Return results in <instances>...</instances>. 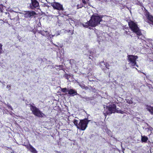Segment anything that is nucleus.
<instances>
[{"label":"nucleus","mask_w":153,"mask_h":153,"mask_svg":"<svg viewBox=\"0 0 153 153\" xmlns=\"http://www.w3.org/2000/svg\"><path fill=\"white\" fill-rule=\"evenodd\" d=\"M102 16L97 14H93L89 21V25L91 27H95L100 23L102 21Z\"/></svg>","instance_id":"nucleus-1"},{"label":"nucleus","mask_w":153,"mask_h":153,"mask_svg":"<svg viewBox=\"0 0 153 153\" xmlns=\"http://www.w3.org/2000/svg\"><path fill=\"white\" fill-rule=\"evenodd\" d=\"M115 112L121 114H124L125 113L124 111L119 110L118 108H117L116 105L113 104L110 105L108 107L106 106V108L105 109L103 113L105 115V114L107 115H110Z\"/></svg>","instance_id":"nucleus-2"},{"label":"nucleus","mask_w":153,"mask_h":153,"mask_svg":"<svg viewBox=\"0 0 153 153\" xmlns=\"http://www.w3.org/2000/svg\"><path fill=\"white\" fill-rule=\"evenodd\" d=\"M127 59L129 64L133 68H135V66L138 67V66L136 64V60L138 58V56H136L133 55H129L127 56Z\"/></svg>","instance_id":"nucleus-3"},{"label":"nucleus","mask_w":153,"mask_h":153,"mask_svg":"<svg viewBox=\"0 0 153 153\" xmlns=\"http://www.w3.org/2000/svg\"><path fill=\"white\" fill-rule=\"evenodd\" d=\"M29 105L30 106V109L33 114L39 117H42L44 115V114L39 110V108L34 106V104L32 103V104Z\"/></svg>","instance_id":"nucleus-4"},{"label":"nucleus","mask_w":153,"mask_h":153,"mask_svg":"<svg viewBox=\"0 0 153 153\" xmlns=\"http://www.w3.org/2000/svg\"><path fill=\"white\" fill-rule=\"evenodd\" d=\"M128 24L132 30L135 33L137 36H140L142 35V33L136 23L133 22L131 21Z\"/></svg>","instance_id":"nucleus-5"},{"label":"nucleus","mask_w":153,"mask_h":153,"mask_svg":"<svg viewBox=\"0 0 153 153\" xmlns=\"http://www.w3.org/2000/svg\"><path fill=\"white\" fill-rule=\"evenodd\" d=\"M90 120L85 119L80 120L79 123V126H77V128L79 129L84 131L87 127V125Z\"/></svg>","instance_id":"nucleus-6"},{"label":"nucleus","mask_w":153,"mask_h":153,"mask_svg":"<svg viewBox=\"0 0 153 153\" xmlns=\"http://www.w3.org/2000/svg\"><path fill=\"white\" fill-rule=\"evenodd\" d=\"M31 2L29 4L28 7L31 10L38 9L39 7V3L36 0H31Z\"/></svg>","instance_id":"nucleus-7"},{"label":"nucleus","mask_w":153,"mask_h":153,"mask_svg":"<svg viewBox=\"0 0 153 153\" xmlns=\"http://www.w3.org/2000/svg\"><path fill=\"white\" fill-rule=\"evenodd\" d=\"M7 13L8 14V16L11 20H13L15 22H17L19 20V15L17 12H11L10 13Z\"/></svg>","instance_id":"nucleus-8"},{"label":"nucleus","mask_w":153,"mask_h":153,"mask_svg":"<svg viewBox=\"0 0 153 153\" xmlns=\"http://www.w3.org/2000/svg\"><path fill=\"white\" fill-rule=\"evenodd\" d=\"M36 14V13L33 11H25L23 13L24 17L26 19H30Z\"/></svg>","instance_id":"nucleus-9"},{"label":"nucleus","mask_w":153,"mask_h":153,"mask_svg":"<svg viewBox=\"0 0 153 153\" xmlns=\"http://www.w3.org/2000/svg\"><path fill=\"white\" fill-rule=\"evenodd\" d=\"M51 5L55 9L62 11H63L64 10L62 5L59 3L54 1L53 2L51 3Z\"/></svg>","instance_id":"nucleus-10"},{"label":"nucleus","mask_w":153,"mask_h":153,"mask_svg":"<svg viewBox=\"0 0 153 153\" xmlns=\"http://www.w3.org/2000/svg\"><path fill=\"white\" fill-rule=\"evenodd\" d=\"M145 15L148 20L149 23L150 24L153 25V16L150 15L149 13L147 11L145 12Z\"/></svg>","instance_id":"nucleus-11"},{"label":"nucleus","mask_w":153,"mask_h":153,"mask_svg":"<svg viewBox=\"0 0 153 153\" xmlns=\"http://www.w3.org/2000/svg\"><path fill=\"white\" fill-rule=\"evenodd\" d=\"M32 153H37V151L31 145L29 144V145L25 146Z\"/></svg>","instance_id":"nucleus-12"},{"label":"nucleus","mask_w":153,"mask_h":153,"mask_svg":"<svg viewBox=\"0 0 153 153\" xmlns=\"http://www.w3.org/2000/svg\"><path fill=\"white\" fill-rule=\"evenodd\" d=\"M68 94L72 96H74L75 95H79L77 93V91L73 89H70L68 90Z\"/></svg>","instance_id":"nucleus-13"},{"label":"nucleus","mask_w":153,"mask_h":153,"mask_svg":"<svg viewBox=\"0 0 153 153\" xmlns=\"http://www.w3.org/2000/svg\"><path fill=\"white\" fill-rule=\"evenodd\" d=\"M146 108L149 111L151 114L153 115V107L151 105H146Z\"/></svg>","instance_id":"nucleus-14"},{"label":"nucleus","mask_w":153,"mask_h":153,"mask_svg":"<svg viewBox=\"0 0 153 153\" xmlns=\"http://www.w3.org/2000/svg\"><path fill=\"white\" fill-rule=\"evenodd\" d=\"M84 6L85 8H88L89 6V3L87 0H81L80 1Z\"/></svg>","instance_id":"nucleus-15"},{"label":"nucleus","mask_w":153,"mask_h":153,"mask_svg":"<svg viewBox=\"0 0 153 153\" xmlns=\"http://www.w3.org/2000/svg\"><path fill=\"white\" fill-rule=\"evenodd\" d=\"M79 96L81 98L84 99V101H88L90 100H91L93 99V98L92 97H83L81 95H79Z\"/></svg>","instance_id":"nucleus-16"},{"label":"nucleus","mask_w":153,"mask_h":153,"mask_svg":"<svg viewBox=\"0 0 153 153\" xmlns=\"http://www.w3.org/2000/svg\"><path fill=\"white\" fill-rule=\"evenodd\" d=\"M84 7V6L82 3L80 1L77 5V9L82 8V7Z\"/></svg>","instance_id":"nucleus-17"},{"label":"nucleus","mask_w":153,"mask_h":153,"mask_svg":"<svg viewBox=\"0 0 153 153\" xmlns=\"http://www.w3.org/2000/svg\"><path fill=\"white\" fill-rule=\"evenodd\" d=\"M100 67L103 70L104 69H105V63L104 62V61H102L100 63Z\"/></svg>","instance_id":"nucleus-18"},{"label":"nucleus","mask_w":153,"mask_h":153,"mask_svg":"<svg viewBox=\"0 0 153 153\" xmlns=\"http://www.w3.org/2000/svg\"><path fill=\"white\" fill-rule=\"evenodd\" d=\"M148 140V137L145 136H141V140L143 142H146Z\"/></svg>","instance_id":"nucleus-19"},{"label":"nucleus","mask_w":153,"mask_h":153,"mask_svg":"<svg viewBox=\"0 0 153 153\" xmlns=\"http://www.w3.org/2000/svg\"><path fill=\"white\" fill-rule=\"evenodd\" d=\"M78 85H79L82 88L86 89V88H88L87 87H85V85L82 83H80L79 82H77Z\"/></svg>","instance_id":"nucleus-20"},{"label":"nucleus","mask_w":153,"mask_h":153,"mask_svg":"<svg viewBox=\"0 0 153 153\" xmlns=\"http://www.w3.org/2000/svg\"><path fill=\"white\" fill-rule=\"evenodd\" d=\"M73 122L74 125L76 126L77 128V126H78L79 125V123H78V120H76L74 119V120Z\"/></svg>","instance_id":"nucleus-21"},{"label":"nucleus","mask_w":153,"mask_h":153,"mask_svg":"<svg viewBox=\"0 0 153 153\" xmlns=\"http://www.w3.org/2000/svg\"><path fill=\"white\" fill-rule=\"evenodd\" d=\"M71 75H70L68 74H65L64 75V77L67 79H68L69 78L71 77Z\"/></svg>","instance_id":"nucleus-22"},{"label":"nucleus","mask_w":153,"mask_h":153,"mask_svg":"<svg viewBox=\"0 0 153 153\" xmlns=\"http://www.w3.org/2000/svg\"><path fill=\"white\" fill-rule=\"evenodd\" d=\"M45 31H42V30H40L39 31V33L41 34L43 36H45V34L44 33Z\"/></svg>","instance_id":"nucleus-23"},{"label":"nucleus","mask_w":153,"mask_h":153,"mask_svg":"<svg viewBox=\"0 0 153 153\" xmlns=\"http://www.w3.org/2000/svg\"><path fill=\"white\" fill-rule=\"evenodd\" d=\"M82 25L83 27H88V26H90L89 25V22L85 23V24H82Z\"/></svg>","instance_id":"nucleus-24"},{"label":"nucleus","mask_w":153,"mask_h":153,"mask_svg":"<svg viewBox=\"0 0 153 153\" xmlns=\"http://www.w3.org/2000/svg\"><path fill=\"white\" fill-rule=\"evenodd\" d=\"M62 91L64 93L68 91V90L66 88H64L62 89Z\"/></svg>","instance_id":"nucleus-25"},{"label":"nucleus","mask_w":153,"mask_h":153,"mask_svg":"<svg viewBox=\"0 0 153 153\" xmlns=\"http://www.w3.org/2000/svg\"><path fill=\"white\" fill-rule=\"evenodd\" d=\"M109 65L107 63H105V68H106L109 69V68H108V67H109Z\"/></svg>","instance_id":"nucleus-26"},{"label":"nucleus","mask_w":153,"mask_h":153,"mask_svg":"<svg viewBox=\"0 0 153 153\" xmlns=\"http://www.w3.org/2000/svg\"><path fill=\"white\" fill-rule=\"evenodd\" d=\"M2 45L0 44V53H2Z\"/></svg>","instance_id":"nucleus-27"},{"label":"nucleus","mask_w":153,"mask_h":153,"mask_svg":"<svg viewBox=\"0 0 153 153\" xmlns=\"http://www.w3.org/2000/svg\"><path fill=\"white\" fill-rule=\"evenodd\" d=\"M127 102L130 104H131L133 103L132 101L131 100H127Z\"/></svg>","instance_id":"nucleus-28"},{"label":"nucleus","mask_w":153,"mask_h":153,"mask_svg":"<svg viewBox=\"0 0 153 153\" xmlns=\"http://www.w3.org/2000/svg\"><path fill=\"white\" fill-rule=\"evenodd\" d=\"M7 106L8 107L9 109H10V110H13V108L10 105H7Z\"/></svg>","instance_id":"nucleus-29"},{"label":"nucleus","mask_w":153,"mask_h":153,"mask_svg":"<svg viewBox=\"0 0 153 153\" xmlns=\"http://www.w3.org/2000/svg\"><path fill=\"white\" fill-rule=\"evenodd\" d=\"M44 33H46V34H45V36H48V35L49 34V33L47 31H45Z\"/></svg>","instance_id":"nucleus-30"},{"label":"nucleus","mask_w":153,"mask_h":153,"mask_svg":"<svg viewBox=\"0 0 153 153\" xmlns=\"http://www.w3.org/2000/svg\"><path fill=\"white\" fill-rule=\"evenodd\" d=\"M93 53L92 51H90V55H89L90 56H91V55H93Z\"/></svg>","instance_id":"nucleus-31"},{"label":"nucleus","mask_w":153,"mask_h":153,"mask_svg":"<svg viewBox=\"0 0 153 153\" xmlns=\"http://www.w3.org/2000/svg\"><path fill=\"white\" fill-rule=\"evenodd\" d=\"M26 105H29L30 104H31V103H30V104H28V102H27V101H26Z\"/></svg>","instance_id":"nucleus-32"},{"label":"nucleus","mask_w":153,"mask_h":153,"mask_svg":"<svg viewBox=\"0 0 153 153\" xmlns=\"http://www.w3.org/2000/svg\"><path fill=\"white\" fill-rule=\"evenodd\" d=\"M142 42L144 44V43H145L146 41L145 40H142Z\"/></svg>","instance_id":"nucleus-33"},{"label":"nucleus","mask_w":153,"mask_h":153,"mask_svg":"<svg viewBox=\"0 0 153 153\" xmlns=\"http://www.w3.org/2000/svg\"><path fill=\"white\" fill-rule=\"evenodd\" d=\"M10 86H9V85H7V88H10Z\"/></svg>","instance_id":"nucleus-34"},{"label":"nucleus","mask_w":153,"mask_h":153,"mask_svg":"<svg viewBox=\"0 0 153 153\" xmlns=\"http://www.w3.org/2000/svg\"><path fill=\"white\" fill-rule=\"evenodd\" d=\"M58 24H59L58 25H59V26L61 25V24H59V22H58Z\"/></svg>","instance_id":"nucleus-35"},{"label":"nucleus","mask_w":153,"mask_h":153,"mask_svg":"<svg viewBox=\"0 0 153 153\" xmlns=\"http://www.w3.org/2000/svg\"><path fill=\"white\" fill-rule=\"evenodd\" d=\"M94 91V92H95L96 91V89H95V91Z\"/></svg>","instance_id":"nucleus-36"},{"label":"nucleus","mask_w":153,"mask_h":153,"mask_svg":"<svg viewBox=\"0 0 153 153\" xmlns=\"http://www.w3.org/2000/svg\"><path fill=\"white\" fill-rule=\"evenodd\" d=\"M59 12V13L60 14V15H61V13H60V12Z\"/></svg>","instance_id":"nucleus-37"},{"label":"nucleus","mask_w":153,"mask_h":153,"mask_svg":"<svg viewBox=\"0 0 153 153\" xmlns=\"http://www.w3.org/2000/svg\"><path fill=\"white\" fill-rule=\"evenodd\" d=\"M137 37H138V39H139V36H137Z\"/></svg>","instance_id":"nucleus-38"},{"label":"nucleus","mask_w":153,"mask_h":153,"mask_svg":"<svg viewBox=\"0 0 153 153\" xmlns=\"http://www.w3.org/2000/svg\"><path fill=\"white\" fill-rule=\"evenodd\" d=\"M55 46H57V45H54Z\"/></svg>","instance_id":"nucleus-39"},{"label":"nucleus","mask_w":153,"mask_h":153,"mask_svg":"<svg viewBox=\"0 0 153 153\" xmlns=\"http://www.w3.org/2000/svg\"><path fill=\"white\" fill-rule=\"evenodd\" d=\"M71 62V60H70V63Z\"/></svg>","instance_id":"nucleus-40"}]
</instances>
